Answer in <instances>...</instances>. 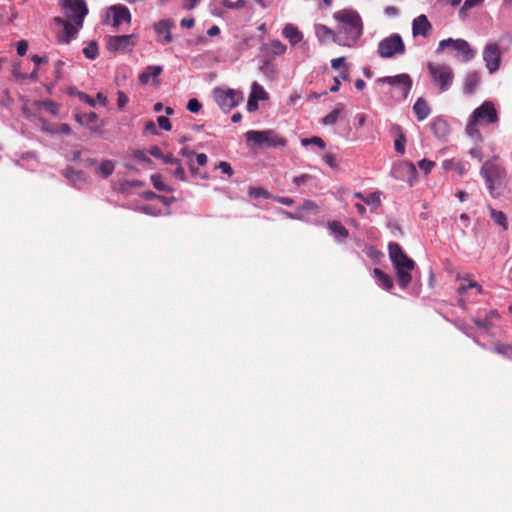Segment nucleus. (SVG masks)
<instances>
[{"label": "nucleus", "mask_w": 512, "mask_h": 512, "mask_svg": "<svg viewBox=\"0 0 512 512\" xmlns=\"http://www.w3.org/2000/svg\"><path fill=\"white\" fill-rule=\"evenodd\" d=\"M59 5L66 19L54 18L55 24L59 26L56 38L58 43L68 44L76 38L79 30L83 27L88 9L84 0H60Z\"/></svg>", "instance_id": "obj_1"}, {"label": "nucleus", "mask_w": 512, "mask_h": 512, "mask_svg": "<svg viewBox=\"0 0 512 512\" xmlns=\"http://www.w3.org/2000/svg\"><path fill=\"white\" fill-rule=\"evenodd\" d=\"M337 23L341 46L353 47L363 34V22L359 13L351 8L341 9L333 14Z\"/></svg>", "instance_id": "obj_2"}, {"label": "nucleus", "mask_w": 512, "mask_h": 512, "mask_svg": "<svg viewBox=\"0 0 512 512\" xmlns=\"http://www.w3.org/2000/svg\"><path fill=\"white\" fill-rule=\"evenodd\" d=\"M499 121L498 112L490 101L483 102L469 117L466 125V133L477 142L482 141V135L478 129L480 125H491Z\"/></svg>", "instance_id": "obj_3"}, {"label": "nucleus", "mask_w": 512, "mask_h": 512, "mask_svg": "<svg viewBox=\"0 0 512 512\" xmlns=\"http://www.w3.org/2000/svg\"><path fill=\"white\" fill-rule=\"evenodd\" d=\"M389 257L396 270L397 282L403 289L411 283V272L415 262L409 258L398 243L391 242L388 245Z\"/></svg>", "instance_id": "obj_4"}, {"label": "nucleus", "mask_w": 512, "mask_h": 512, "mask_svg": "<svg viewBox=\"0 0 512 512\" xmlns=\"http://www.w3.org/2000/svg\"><path fill=\"white\" fill-rule=\"evenodd\" d=\"M428 71L441 92L447 91L453 84L454 72L452 68L445 64L428 63Z\"/></svg>", "instance_id": "obj_5"}, {"label": "nucleus", "mask_w": 512, "mask_h": 512, "mask_svg": "<svg viewBox=\"0 0 512 512\" xmlns=\"http://www.w3.org/2000/svg\"><path fill=\"white\" fill-rule=\"evenodd\" d=\"M245 136L248 142H253L259 146L283 147L287 144V140L273 130H250L246 132Z\"/></svg>", "instance_id": "obj_6"}, {"label": "nucleus", "mask_w": 512, "mask_h": 512, "mask_svg": "<svg viewBox=\"0 0 512 512\" xmlns=\"http://www.w3.org/2000/svg\"><path fill=\"white\" fill-rule=\"evenodd\" d=\"M213 96L218 106L224 111H230L239 105L243 99V92L235 89L215 88Z\"/></svg>", "instance_id": "obj_7"}, {"label": "nucleus", "mask_w": 512, "mask_h": 512, "mask_svg": "<svg viewBox=\"0 0 512 512\" xmlns=\"http://www.w3.org/2000/svg\"><path fill=\"white\" fill-rule=\"evenodd\" d=\"M480 174L485 179L490 194L493 195L495 184H500L506 179L507 171L494 161H486L481 167Z\"/></svg>", "instance_id": "obj_8"}, {"label": "nucleus", "mask_w": 512, "mask_h": 512, "mask_svg": "<svg viewBox=\"0 0 512 512\" xmlns=\"http://www.w3.org/2000/svg\"><path fill=\"white\" fill-rule=\"evenodd\" d=\"M451 47L456 53L454 55L461 62H468L475 57V50L469 43L463 39H444L439 42L437 52H442L445 48Z\"/></svg>", "instance_id": "obj_9"}, {"label": "nucleus", "mask_w": 512, "mask_h": 512, "mask_svg": "<svg viewBox=\"0 0 512 512\" xmlns=\"http://www.w3.org/2000/svg\"><path fill=\"white\" fill-rule=\"evenodd\" d=\"M405 53V45L401 36L397 33L384 38L378 44V54L382 58H393Z\"/></svg>", "instance_id": "obj_10"}, {"label": "nucleus", "mask_w": 512, "mask_h": 512, "mask_svg": "<svg viewBox=\"0 0 512 512\" xmlns=\"http://www.w3.org/2000/svg\"><path fill=\"white\" fill-rule=\"evenodd\" d=\"M138 35L109 36L106 41L107 49L113 53H127L137 45Z\"/></svg>", "instance_id": "obj_11"}, {"label": "nucleus", "mask_w": 512, "mask_h": 512, "mask_svg": "<svg viewBox=\"0 0 512 512\" xmlns=\"http://www.w3.org/2000/svg\"><path fill=\"white\" fill-rule=\"evenodd\" d=\"M105 22L118 29L123 23L131 22V13L124 5H113L107 9Z\"/></svg>", "instance_id": "obj_12"}, {"label": "nucleus", "mask_w": 512, "mask_h": 512, "mask_svg": "<svg viewBox=\"0 0 512 512\" xmlns=\"http://www.w3.org/2000/svg\"><path fill=\"white\" fill-rule=\"evenodd\" d=\"M483 60L491 74L499 69L501 64V51L497 42L491 41L486 44L483 49Z\"/></svg>", "instance_id": "obj_13"}, {"label": "nucleus", "mask_w": 512, "mask_h": 512, "mask_svg": "<svg viewBox=\"0 0 512 512\" xmlns=\"http://www.w3.org/2000/svg\"><path fill=\"white\" fill-rule=\"evenodd\" d=\"M379 83H386L399 90L401 96L406 98L412 88V79L408 74L386 76L378 79Z\"/></svg>", "instance_id": "obj_14"}, {"label": "nucleus", "mask_w": 512, "mask_h": 512, "mask_svg": "<svg viewBox=\"0 0 512 512\" xmlns=\"http://www.w3.org/2000/svg\"><path fill=\"white\" fill-rule=\"evenodd\" d=\"M174 27V22L170 19H164L154 24V30L157 33V41L162 44H167L172 41L171 29Z\"/></svg>", "instance_id": "obj_15"}, {"label": "nucleus", "mask_w": 512, "mask_h": 512, "mask_svg": "<svg viewBox=\"0 0 512 512\" xmlns=\"http://www.w3.org/2000/svg\"><path fill=\"white\" fill-rule=\"evenodd\" d=\"M314 30L316 37L321 43H326L331 40L337 43L338 45H341V39L340 37H338L339 34L337 31H334L323 24H315Z\"/></svg>", "instance_id": "obj_16"}, {"label": "nucleus", "mask_w": 512, "mask_h": 512, "mask_svg": "<svg viewBox=\"0 0 512 512\" xmlns=\"http://www.w3.org/2000/svg\"><path fill=\"white\" fill-rule=\"evenodd\" d=\"M431 23L425 15H419L412 22V33L413 36L427 37L431 31Z\"/></svg>", "instance_id": "obj_17"}, {"label": "nucleus", "mask_w": 512, "mask_h": 512, "mask_svg": "<svg viewBox=\"0 0 512 512\" xmlns=\"http://www.w3.org/2000/svg\"><path fill=\"white\" fill-rule=\"evenodd\" d=\"M430 126H431V130H432L433 134L437 138H444L450 132L449 124L447 123L446 120H444L441 117H437V118L433 119Z\"/></svg>", "instance_id": "obj_18"}, {"label": "nucleus", "mask_w": 512, "mask_h": 512, "mask_svg": "<svg viewBox=\"0 0 512 512\" xmlns=\"http://www.w3.org/2000/svg\"><path fill=\"white\" fill-rule=\"evenodd\" d=\"M282 34L292 45L298 44L303 39L302 32L293 24H286Z\"/></svg>", "instance_id": "obj_19"}, {"label": "nucleus", "mask_w": 512, "mask_h": 512, "mask_svg": "<svg viewBox=\"0 0 512 512\" xmlns=\"http://www.w3.org/2000/svg\"><path fill=\"white\" fill-rule=\"evenodd\" d=\"M413 111L417 119L419 121H423L429 116L431 109L427 101L424 98L420 97L416 100L413 106Z\"/></svg>", "instance_id": "obj_20"}, {"label": "nucleus", "mask_w": 512, "mask_h": 512, "mask_svg": "<svg viewBox=\"0 0 512 512\" xmlns=\"http://www.w3.org/2000/svg\"><path fill=\"white\" fill-rule=\"evenodd\" d=\"M373 275L377 281V284L382 288L386 290H391L393 288L394 284L392 278L388 274L384 273L381 269L374 268Z\"/></svg>", "instance_id": "obj_21"}, {"label": "nucleus", "mask_w": 512, "mask_h": 512, "mask_svg": "<svg viewBox=\"0 0 512 512\" xmlns=\"http://www.w3.org/2000/svg\"><path fill=\"white\" fill-rule=\"evenodd\" d=\"M166 164L174 166V170H171V174L180 181H186L185 170L181 165L179 159L175 157H167Z\"/></svg>", "instance_id": "obj_22"}, {"label": "nucleus", "mask_w": 512, "mask_h": 512, "mask_svg": "<svg viewBox=\"0 0 512 512\" xmlns=\"http://www.w3.org/2000/svg\"><path fill=\"white\" fill-rule=\"evenodd\" d=\"M163 71L162 66L153 65L148 66L140 75H139V81L142 84H147L150 81V78H156L158 77Z\"/></svg>", "instance_id": "obj_23"}, {"label": "nucleus", "mask_w": 512, "mask_h": 512, "mask_svg": "<svg viewBox=\"0 0 512 512\" xmlns=\"http://www.w3.org/2000/svg\"><path fill=\"white\" fill-rule=\"evenodd\" d=\"M328 227L337 240H344L349 236V231L338 221L329 222Z\"/></svg>", "instance_id": "obj_24"}, {"label": "nucleus", "mask_w": 512, "mask_h": 512, "mask_svg": "<svg viewBox=\"0 0 512 512\" xmlns=\"http://www.w3.org/2000/svg\"><path fill=\"white\" fill-rule=\"evenodd\" d=\"M393 130L397 133V138L394 141L395 150L400 154H404L406 143L405 135L403 134L400 126H394Z\"/></svg>", "instance_id": "obj_25"}, {"label": "nucleus", "mask_w": 512, "mask_h": 512, "mask_svg": "<svg viewBox=\"0 0 512 512\" xmlns=\"http://www.w3.org/2000/svg\"><path fill=\"white\" fill-rule=\"evenodd\" d=\"M115 163L112 160H104L100 163L97 173L103 178H108L113 174Z\"/></svg>", "instance_id": "obj_26"}, {"label": "nucleus", "mask_w": 512, "mask_h": 512, "mask_svg": "<svg viewBox=\"0 0 512 512\" xmlns=\"http://www.w3.org/2000/svg\"><path fill=\"white\" fill-rule=\"evenodd\" d=\"M443 167L446 170H455L459 175H463L467 171V165L462 162H456L454 160H445Z\"/></svg>", "instance_id": "obj_27"}, {"label": "nucleus", "mask_w": 512, "mask_h": 512, "mask_svg": "<svg viewBox=\"0 0 512 512\" xmlns=\"http://www.w3.org/2000/svg\"><path fill=\"white\" fill-rule=\"evenodd\" d=\"M491 218L500 225L504 230L508 229V223L506 215L502 211H497L494 208H489Z\"/></svg>", "instance_id": "obj_28"}, {"label": "nucleus", "mask_w": 512, "mask_h": 512, "mask_svg": "<svg viewBox=\"0 0 512 512\" xmlns=\"http://www.w3.org/2000/svg\"><path fill=\"white\" fill-rule=\"evenodd\" d=\"M66 177L75 185L80 186L85 182L84 173L74 169L66 170Z\"/></svg>", "instance_id": "obj_29"}, {"label": "nucleus", "mask_w": 512, "mask_h": 512, "mask_svg": "<svg viewBox=\"0 0 512 512\" xmlns=\"http://www.w3.org/2000/svg\"><path fill=\"white\" fill-rule=\"evenodd\" d=\"M150 180L154 186V188L158 191H164V192H171L172 189L166 185V183L163 180L162 175L160 174H152L150 176Z\"/></svg>", "instance_id": "obj_30"}, {"label": "nucleus", "mask_w": 512, "mask_h": 512, "mask_svg": "<svg viewBox=\"0 0 512 512\" xmlns=\"http://www.w3.org/2000/svg\"><path fill=\"white\" fill-rule=\"evenodd\" d=\"M249 96H254V99L260 101V100H266L268 98V93L264 90V88L258 84L257 82H254L251 87V93Z\"/></svg>", "instance_id": "obj_31"}, {"label": "nucleus", "mask_w": 512, "mask_h": 512, "mask_svg": "<svg viewBox=\"0 0 512 512\" xmlns=\"http://www.w3.org/2000/svg\"><path fill=\"white\" fill-rule=\"evenodd\" d=\"M342 111H343V106L335 108L333 111H331L329 114H327L322 119V123L324 125H333V124H335L338 121Z\"/></svg>", "instance_id": "obj_32"}, {"label": "nucleus", "mask_w": 512, "mask_h": 512, "mask_svg": "<svg viewBox=\"0 0 512 512\" xmlns=\"http://www.w3.org/2000/svg\"><path fill=\"white\" fill-rule=\"evenodd\" d=\"M248 195L252 198H265V199H271L273 195L267 191L266 189L262 187H250L248 190Z\"/></svg>", "instance_id": "obj_33"}, {"label": "nucleus", "mask_w": 512, "mask_h": 512, "mask_svg": "<svg viewBox=\"0 0 512 512\" xmlns=\"http://www.w3.org/2000/svg\"><path fill=\"white\" fill-rule=\"evenodd\" d=\"M98 53H99L98 45L94 41L90 42L83 49V54L85 55V57H87L88 59H91V60L95 59L98 56Z\"/></svg>", "instance_id": "obj_34"}, {"label": "nucleus", "mask_w": 512, "mask_h": 512, "mask_svg": "<svg viewBox=\"0 0 512 512\" xmlns=\"http://www.w3.org/2000/svg\"><path fill=\"white\" fill-rule=\"evenodd\" d=\"M364 202L371 207L380 206L381 205V192L376 191V192L368 194L365 197Z\"/></svg>", "instance_id": "obj_35"}, {"label": "nucleus", "mask_w": 512, "mask_h": 512, "mask_svg": "<svg viewBox=\"0 0 512 512\" xmlns=\"http://www.w3.org/2000/svg\"><path fill=\"white\" fill-rule=\"evenodd\" d=\"M484 0H465L463 6L459 10V16L465 18L467 10L483 3Z\"/></svg>", "instance_id": "obj_36"}, {"label": "nucleus", "mask_w": 512, "mask_h": 512, "mask_svg": "<svg viewBox=\"0 0 512 512\" xmlns=\"http://www.w3.org/2000/svg\"><path fill=\"white\" fill-rule=\"evenodd\" d=\"M478 81H479V78H478V75L476 72H472V73L468 74L466 77V84H465L466 90L469 93H472L475 86L477 85Z\"/></svg>", "instance_id": "obj_37"}, {"label": "nucleus", "mask_w": 512, "mask_h": 512, "mask_svg": "<svg viewBox=\"0 0 512 512\" xmlns=\"http://www.w3.org/2000/svg\"><path fill=\"white\" fill-rule=\"evenodd\" d=\"M303 146H308L309 144L317 145L319 148L324 149L325 148V142L317 136H314L312 138H304L301 141Z\"/></svg>", "instance_id": "obj_38"}, {"label": "nucleus", "mask_w": 512, "mask_h": 512, "mask_svg": "<svg viewBox=\"0 0 512 512\" xmlns=\"http://www.w3.org/2000/svg\"><path fill=\"white\" fill-rule=\"evenodd\" d=\"M149 153L155 158L161 159L164 163H166L167 157H174L171 153L164 154L161 149L157 146H153L150 148Z\"/></svg>", "instance_id": "obj_39"}, {"label": "nucleus", "mask_w": 512, "mask_h": 512, "mask_svg": "<svg viewBox=\"0 0 512 512\" xmlns=\"http://www.w3.org/2000/svg\"><path fill=\"white\" fill-rule=\"evenodd\" d=\"M271 51L274 55H282L286 51V46L279 40L271 42Z\"/></svg>", "instance_id": "obj_40"}, {"label": "nucleus", "mask_w": 512, "mask_h": 512, "mask_svg": "<svg viewBox=\"0 0 512 512\" xmlns=\"http://www.w3.org/2000/svg\"><path fill=\"white\" fill-rule=\"evenodd\" d=\"M188 166H189L190 172L193 176L200 177L201 179L209 178V176L206 172H202L198 168L195 167V163L193 160L188 161Z\"/></svg>", "instance_id": "obj_41"}, {"label": "nucleus", "mask_w": 512, "mask_h": 512, "mask_svg": "<svg viewBox=\"0 0 512 512\" xmlns=\"http://www.w3.org/2000/svg\"><path fill=\"white\" fill-rule=\"evenodd\" d=\"M435 166V162L428 160V159H422L418 162V167L425 173L428 174L432 170V168Z\"/></svg>", "instance_id": "obj_42"}, {"label": "nucleus", "mask_w": 512, "mask_h": 512, "mask_svg": "<svg viewBox=\"0 0 512 512\" xmlns=\"http://www.w3.org/2000/svg\"><path fill=\"white\" fill-rule=\"evenodd\" d=\"M202 108L201 103L196 99L192 98L188 101L187 109L192 113H198Z\"/></svg>", "instance_id": "obj_43"}, {"label": "nucleus", "mask_w": 512, "mask_h": 512, "mask_svg": "<svg viewBox=\"0 0 512 512\" xmlns=\"http://www.w3.org/2000/svg\"><path fill=\"white\" fill-rule=\"evenodd\" d=\"M495 352L501 355H508L510 352H512V346L506 345V344H495Z\"/></svg>", "instance_id": "obj_44"}, {"label": "nucleus", "mask_w": 512, "mask_h": 512, "mask_svg": "<svg viewBox=\"0 0 512 512\" xmlns=\"http://www.w3.org/2000/svg\"><path fill=\"white\" fill-rule=\"evenodd\" d=\"M157 122H158V125L160 126V128H162L166 131H170L172 128L170 120L165 116H159L157 119Z\"/></svg>", "instance_id": "obj_45"}, {"label": "nucleus", "mask_w": 512, "mask_h": 512, "mask_svg": "<svg viewBox=\"0 0 512 512\" xmlns=\"http://www.w3.org/2000/svg\"><path fill=\"white\" fill-rule=\"evenodd\" d=\"M129 99L127 97V95L122 92V91H118L117 93V105L120 109H123L125 107V105L128 103Z\"/></svg>", "instance_id": "obj_46"}, {"label": "nucleus", "mask_w": 512, "mask_h": 512, "mask_svg": "<svg viewBox=\"0 0 512 512\" xmlns=\"http://www.w3.org/2000/svg\"><path fill=\"white\" fill-rule=\"evenodd\" d=\"M218 169L221 170L222 173H225L229 176H231L233 174V170H232V167L231 165L226 162V161H221L218 166H217Z\"/></svg>", "instance_id": "obj_47"}, {"label": "nucleus", "mask_w": 512, "mask_h": 512, "mask_svg": "<svg viewBox=\"0 0 512 512\" xmlns=\"http://www.w3.org/2000/svg\"><path fill=\"white\" fill-rule=\"evenodd\" d=\"M132 156L142 162H150V159L146 155V153L143 150H135L132 153Z\"/></svg>", "instance_id": "obj_48"}, {"label": "nucleus", "mask_w": 512, "mask_h": 512, "mask_svg": "<svg viewBox=\"0 0 512 512\" xmlns=\"http://www.w3.org/2000/svg\"><path fill=\"white\" fill-rule=\"evenodd\" d=\"M43 107L52 114L58 113V106L52 101H45L42 103Z\"/></svg>", "instance_id": "obj_49"}, {"label": "nucleus", "mask_w": 512, "mask_h": 512, "mask_svg": "<svg viewBox=\"0 0 512 512\" xmlns=\"http://www.w3.org/2000/svg\"><path fill=\"white\" fill-rule=\"evenodd\" d=\"M310 179H311V176L309 174H302L300 176L295 177L293 182L295 185L301 186V185H304Z\"/></svg>", "instance_id": "obj_50"}, {"label": "nucleus", "mask_w": 512, "mask_h": 512, "mask_svg": "<svg viewBox=\"0 0 512 512\" xmlns=\"http://www.w3.org/2000/svg\"><path fill=\"white\" fill-rule=\"evenodd\" d=\"M258 109V100L254 99V96H249L247 102V110L249 112H254Z\"/></svg>", "instance_id": "obj_51"}, {"label": "nucleus", "mask_w": 512, "mask_h": 512, "mask_svg": "<svg viewBox=\"0 0 512 512\" xmlns=\"http://www.w3.org/2000/svg\"><path fill=\"white\" fill-rule=\"evenodd\" d=\"M345 61V57L335 58L331 61V66L333 69L338 70L341 67L345 66Z\"/></svg>", "instance_id": "obj_52"}, {"label": "nucleus", "mask_w": 512, "mask_h": 512, "mask_svg": "<svg viewBox=\"0 0 512 512\" xmlns=\"http://www.w3.org/2000/svg\"><path fill=\"white\" fill-rule=\"evenodd\" d=\"M275 201L283 204V205H286V206H291L293 203H294V200L292 198H289V197H282V196H273L272 197Z\"/></svg>", "instance_id": "obj_53"}, {"label": "nucleus", "mask_w": 512, "mask_h": 512, "mask_svg": "<svg viewBox=\"0 0 512 512\" xmlns=\"http://www.w3.org/2000/svg\"><path fill=\"white\" fill-rule=\"evenodd\" d=\"M27 48H28V45H27V42L22 40V41H19L17 43V53L18 55L20 56H23L26 54L27 52Z\"/></svg>", "instance_id": "obj_54"}, {"label": "nucleus", "mask_w": 512, "mask_h": 512, "mask_svg": "<svg viewBox=\"0 0 512 512\" xmlns=\"http://www.w3.org/2000/svg\"><path fill=\"white\" fill-rule=\"evenodd\" d=\"M324 161L327 165H329L332 168H335L337 166L336 158L333 154H326L324 156Z\"/></svg>", "instance_id": "obj_55"}, {"label": "nucleus", "mask_w": 512, "mask_h": 512, "mask_svg": "<svg viewBox=\"0 0 512 512\" xmlns=\"http://www.w3.org/2000/svg\"><path fill=\"white\" fill-rule=\"evenodd\" d=\"M469 154L473 157V158H476L478 159L479 161H482V150L481 148H472L470 151H469Z\"/></svg>", "instance_id": "obj_56"}, {"label": "nucleus", "mask_w": 512, "mask_h": 512, "mask_svg": "<svg viewBox=\"0 0 512 512\" xmlns=\"http://www.w3.org/2000/svg\"><path fill=\"white\" fill-rule=\"evenodd\" d=\"M207 155L204 154V153H200V154H197L196 155V163L199 165V166H204L207 164Z\"/></svg>", "instance_id": "obj_57"}, {"label": "nucleus", "mask_w": 512, "mask_h": 512, "mask_svg": "<svg viewBox=\"0 0 512 512\" xmlns=\"http://www.w3.org/2000/svg\"><path fill=\"white\" fill-rule=\"evenodd\" d=\"M79 97H80V100H82V101H84V102L88 103L90 106H92V107H94V106H95L96 100H95V99H93V98H91L89 95L84 94V93H81V94L79 95Z\"/></svg>", "instance_id": "obj_58"}, {"label": "nucleus", "mask_w": 512, "mask_h": 512, "mask_svg": "<svg viewBox=\"0 0 512 512\" xmlns=\"http://www.w3.org/2000/svg\"><path fill=\"white\" fill-rule=\"evenodd\" d=\"M473 321L479 328L488 329L490 327L489 321L487 319H474Z\"/></svg>", "instance_id": "obj_59"}, {"label": "nucleus", "mask_w": 512, "mask_h": 512, "mask_svg": "<svg viewBox=\"0 0 512 512\" xmlns=\"http://www.w3.org/2000/svg\"><path fill=\"white\" fill-rule=\"evenodd\" d=\"M180 154L190 160H193L194 152L190 150L188 147H184L180 150Z\"/></svg>", "instance_id": "obj_60"}, {"label": "nucleus", "mask_w": 512, "mask_h": 512, "mask_svg": "<svg viewBox=\"0 0 512 512\" xmlns=\"http://www.w3.org/2000/svg\"><path fill=\"white\" fill-rule=\"evenodd\" d=\"M31 60L36 65V68H38L40 64L47 62V58L46 57H42V56H38V55H33L31 57Z\"/></svg>", "instance_id": "obj_61"}, {"label": "nucleus", "mask_w": 512, "mask_h": 512, "mask_svg": "<svg viewBox=\"0 0 512 512\" xmlns=\"http://www.w3.org/2000/svg\"><path fill=\"white\" fill-rule=\"evenodd\" d=\"M194 23H195V21L193 18H184L180 22L182 27L189 28V29L194 26Z\"/></svg>", "instance_id": "obj_62"}, {"label": "nucleus", "mask_w": 512, "mask_h": 512, "mask_svg": "<svg viewBox=\"0 0 512 512\" xmlns=\"http://www.w3.org/2000/svg\"><path fill=\"white\" fill-rule=\"evenodd\" d=\"M95 100L102 106L107 105V97L101 92L97 93Z\"/></svg>", "instance_id": "obj_63"}, {"label": "nucleus", "mask_w": 512, "mask_h": 512, "mask_svg": "<svg viewBox=\"0 0 512 512\" xmlns=\"http://www.w3.org/2000/svg\"><path fill=\"white\" fill-rule=\"evenodd\" d=\"M316 208H317V205L310 200H305L303 203L304 210H315Z\"/></svg>", "instance_id": "obj_64"}]
</instances>
